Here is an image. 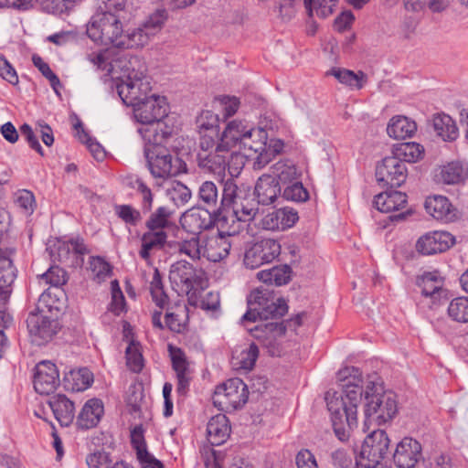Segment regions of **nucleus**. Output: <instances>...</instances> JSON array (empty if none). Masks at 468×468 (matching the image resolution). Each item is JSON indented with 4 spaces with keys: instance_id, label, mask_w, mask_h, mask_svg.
Segmentation results:
<instances>
[{
    "instance_id": "0eeeda50",
    "label": "nucleus",
    "mask_w": 468,
    "mask_h": 468,
    "mask_svg": "<svg viewBox=\"0 0 468 468\" xmlns=\"http://www.w3.org/2000/svg\"><path fill=\"white\" fill-rule=\"evenodd\" d=\"M47 307L50 314L38 307L37 312L31 313L27 320L31 341L37 346L49 342L60 328L58 319L52 313L53 309L58 311L59 307L51 304H47Z\"/></svg>"
},
{
    "instance_id": "13d9d810",
    "label": "nucleus",
    "mask_w": 468,
    "mask_h": 468,
    "mask_svg": "<svg viewBox=\"0 0 468 468\" xmlns=\"http://www.w3.org/2000/svg\"><path fill=\"white\" fill-rule=\"evenodd\" d=\"M197 128L204 131H210L213 134H217L216 129L218 126V117L211 111H204L197 118Z\"/></svg>"
},
{
    "instance_id": "7ed1b4c3",
    "label": "nucleus",
    "mask_w": 468,
    "mask_h": 468,
    "mask_svg": "<svg viewBox=\"0 0 468 468\" xmlns=\"http://www.w3.org/2000/svg\"><path fill=\"white\" fill-rule=\"evenodd\" d=\"M138 132L145 141L144 154L154 177L165 179L187 172L186 164L178 156H173L161 145L170 136L171 132L162 128H140Z\"/></svg>"
},
{
    "instance_id": "b1692460",
    "label": "nucleus",
    "mask_w": 468,
    "mask_h": 468,
    "mask_svg": "<svg viewBox=\"0 0 468 468\" xmlns=\"http://www.w3.org/2000/svg\"><path fill=\"white\" fill-rule=\"evenodd\" d=\"M252 129L253 127L248 125V123L234 120L228 123L221 135L219 144L225 148L229 149L230 153H232L231 149L236 146H239V150H241L243 138L250 135Z\"/></svg>"
},
{
    "instance_id": "e2e57ef3",
    "label": "nucleus",
    "mask_w": 468,
    "mask_h": 468,
    "mask_svg": "<svg viewBox=\"0 0 468 468\" xmlns=\"http://www.w3.org/2000/svg\"><path fill=\"white\" fill-rule=\"evenodd\" d=\"M90 270L99 282L104 281L111 273V266L100 257L92 258Z\"/></svg>"
},
{
    "instance_id": "58836bf2",
    "label": "nucleus",
    "mask_w": 468,
    "mask_h": 468,
    "mask_svg": "<svg viewBox=\"0 0 468 468\" xmlns=\"http://www.w3.org/2000/svg\"><path fill=\"white\" fill-rule=\"evenodd\" d=\"M393 155L404 164L416 163L424 155V147L415 142L399 144L393 148Z\"/></svg>"
},
{
    "instance_id": "4468645a",
    "label": "nucleus",
    "mask_w": 468,
    "mask_h": 468,
    "mask_svg": "<svg viewBox=\"0 0 468 468\" xmlns=\"http://www.w3.org/2000/svg\"><path fill=\"white\" fill-rule=\"evenodd\" d=\"M286 328L287 325L282 322H271L258 324L250 332L269 349L271 356H280L279 340L285 335Z\"/></svg>"
},
{
    "instance_id": "9d476101",
    "label": "nucleus",
    "mask_w": 468,
    "mask_h": 468,
    "mask_svg": "<svg viewBox=\"0 0 468 468\" xmlns=\"http://www.w3.org/2000/svg\"><path fill=\"white\" fill-rule=\"evenodd\" d=\"M169 280L179 294H188L202 285L203 272L189 262L179 261L171 266Z\"/></svg>"
},
{
    "instance_id": "4c0bfd02",
    "label": "nucleus",
    "mask_w": 468,
    "mask_h": 468,
    "mask_svg": "<svg viewBox=\"0 0 468 468\" xmlns=\"http://www.w3.org/2000/svg\"><path fill=\"white\" fill-rule=\"evenodd\" d=\"M272 175L279 183L288 184L301 178L302 173L296 165L289 160H282L271 166Z\"/></svg>"
},
{
    "instance_id": "bb28decb",
    "label": "nucleus",
    "mask_w": 468,
    "mask_h": 468,
    "mask_svg": "<svg viewBox=\"0 0 468 468\" xmlns=\"http://www.w3.org/2000/svg\"><path fill=\"white\" fill-rule=\"evenodd\" d=\"M436 181L445 185H455L468 178V164L451 162L439 168L435 175Z\"/></svg>"
},
{
    "instance_id": "39448f33",
    "label": "nucleus",
    "mask_w": 468,
    "mask_h": 468,
    "mask_svg": "<svg viewBox=\"0 0 468 468\" xmlns=\"http://www.w3.org/2000/svg\"><path fill=\"white\" fill-rule=\"evenodd\" d=\"M149 289L153 302L161 309L166 308V326L173 332L180 333L187 321L188 308L180 301L176 302L174 306L167 307L168 296L164 290L162 277L156 268L154 270Z\"/></svg>"
},
{
    "instance_id": "20e7f679",
    "label": "nucleus",
    "mask_w": 468,
    "mask_h": 468,
    "mask_svg": "<svg viewBox=\"0 0 468 468\" xmlns=\"http://www.w3.org/2000/svg\"><path fill=\"white\" fill-rule=\"evenodd\" d=\"M287 311L288 305L284 299L275 298L269 292L254 290L248 297V311L243 314L241 322L277 319Z\"/></svg>"
},
{
    "instance_id": "4d7b16f0",
    "label": "nucleus",
    "mask_w": 468,
    "mask_h": 468,
    "mask_svg": "<svg viewBox=\"0 0 468 468\" xmlns=\"http://www.w3.org/2000/svg\"><path fill=\"white\" fill-rule=\"evenodd\" d=\"M199 198L208 207H215L218 199V187L211 181L204 182L198 192Z\"/></svg>"
},
{
    "instance_id": "ddd939ff",
    "label": "nucleus",
    "mask_w": 468,
    "mask_h": 468,
    "mask_svg": "<svg viewBox=\"0 0 468 468\" xmlns=\"http://www.w3.org/2000/svg\"><path fill=\"white\" fill-rule=\"evenodd\" d=\"M408 170L406 165L394 155L388 156L376 167V177L383 186L399 187L407 179Z\"/></svg>"
},
{
    "instance_id": "f257e3e1",
    "label": "nucleus",
    "mask_w": 468,
    "mask_h": 468,
    "mask_svg": "<svg viewBox=\"0 0 468 468\" xmlns=\"http://www.w3.org/2000/svg\"><path fill=\"white\" fill-rule=\"evenodd\" d=\"M337 378L343 381V395L326 393L327 409L335 436L346 441L351 431L357 426V408L365 398V417L369 421L381 425L391 420L398 412L397 395L390 390H383L381 385L374 381H364L358 368L346 367L338 371Z\"/></svg>"
},
{
    "instance_id": "774afa93",
    "label": "nucleus",
    "mask_w": 468,
    "mask_h": 468,
    "mask_svg": "<svg viewBox=\"0 0 468 468\" xmlns=\"http://www.w3.org/2000/svg\"><path fill=\"white\" fill-rule=\"evenodd\" d=\"M87 464L89 468H112V461L106 452H95L87 457Z\"/></svg>"
},
{
    "instance_id": "4be33fe9",
    "label": "nucleus",
    "mask_w": 468,
    "mask_h": 468,
    "mask_svg": "<svg viewBox=\"0 0 468 468\" xmlns=\"http://www.w3.org/2000/svg\"><path fill=\"white\" fill-rule=\"evenodd\" d=\"M231 243L229 239L218 234L203 238V257L209 261L218 262L229 254Z\"/></svg>"
},
{
    "instance_id": "5701e85b",
    "label": "nucleus",
    "mask_w": 468,
    "mask_h": 468,
    "mask_svg": "<svg viewBox=\"0 0 468 468\" xmlns=\"http://www.w3.org/2000/svg\"><path fill=\"white\" fill-rule=\"evenodd\" d=\"M104 413L103 403L99 399H90L85 402L77 416L76 425L80 430L95 428Z\"/></svg>"
},
{
    "instance_id": "680f3d73",
    "label": "nucleus",
    "mask_w": 468,
    "mask_h": 468,
    "mask_svg": "<svg viewBox=\"0 0 468 468\" xmlns=\"http://www.w3.org/2000/svg\"><path fill=\"white\" fill-rule=\"evenodd\" d=\"M32 59L34 65L50 81L52 88L55 90L56 92H58L57 87L60 85V81L58 76L51 70L49 66L46 62H44L40 57L33 56Z\"/></svg>"
},
{
    "instance_id": "1a4fd4ad",
    "label": "nucleus",
    "mask_w": 468,
    "mask_h": 468,
    "mask_svg": "<svg viewBox=\"0 0 468 468\" xmlns=\"http://www.w3.org/2000/svg\"><path fill=\"white\" fill-rule=\"evenodd\" d=\"M152 87L149 78L143 73H130L125 80L116 84V90L124 104L134 107L148 98Z\"/></svg>"
},
{
    "instance_id": "338daca9",
    "label": "nucleus",
    "mask_w": 468,
    "mask_h": 468,
    "mask_svg": "<svg viewBox=\"0 0 468 468\" xmlns=\"http://www.w3.org/2000/svg\"><path fill=\"white\" fill-rule=\"evenodd\" d=\"M297 468H318L314 455L307 449L301 450L295 457Z\"/></svg>"
},
{
    "instance_id": "aec40b11",
    "label": "nucleus",
    "mask_w": 468,
    "mask_h": 468,
    "mask_svg": "<svg viewBox=\"0 0 468 468\" xmlns=\"http://www.w3.org/2000/svg\"><path fill=\"white\" fill-rule=\"evenodd\" d=\"M299 219L298 213L293 208L282 207L265 215L261 220V226L266 230H285L292 228Z\"/></svg>"
},
{
    "instance_id": "423d86ee",
    "label": "nucleus",
    "mask_w": 468,
    "mask_h": 468,
    "mask_svg": "<svg viewBox=\"0 0 468 468\" xmlns=\"http://www.w3.org/2000/svg\"><path fill=\"white\" fill-rule=\"evenodd\" d=\"M389 443V438L385 431L376 430L369 433L356 458L357 468H377L386 457Z\"/></svg>"
},
{
    "instance_id": "f704fd0d",
    "label": "nucleus",
    "mask_w": 468,
    "mask_h": 468,
    "mask_svg": "<svg viewBox=\"0 0 468 468\" xmlns=\"http://www.w3.org/2000/svg\"><path fill=\"white\" fill-rule=\"evenodd\" d=\"M214 225L217 227V234L229 237L239 234L243 229V223L230 211L226 214L219 215L214 219Z\"/></svg>"
},
{
    "instance_id": "de8ad7c7",
    "label": "nucleus",
    "mask_w": 468,
    "mask_h": 468,
    "mask_svg": "<svg viewBox=\"0 0 468 468\" xmlns=\"http://www.w3.org/2000/svg\"><path fill=\"white\" fill-rule=\"evenodd\" d=\"M449 317L458 323H468V297L460 296L452 299L448 305Z\"/></svg>"
},
{
    "instance_id": "c85d7f7f",
    "label": "nucleus",
    "mask_w": 468,
    "mask_h": 468,
    "mask_svg": "<svg viewBox=\"0 0 468 468\" xmlns=\"http://www.w3.org/2000/svg\"><path fill=\"white\" fill-rule=\"evenodd\" d=\"M230 434V425L224 414L212 417L207 425V436L211 445H220Z\"/></svg>"
},
{
    "instance_id": "c9c22d12",
    "label": "nucleus",
    "mask_w": 468,
    "mask_h": 468,
    "mask_svg": "<svg viewBox=\"0 0 468 468\" xmlns=\"http://www.w3.org/2000/svg\"><path fill=\"white\" fill-rule=\"evenodd\" d=\"M267 146V132L261 128H253L250 135L243 138L240 151L247 157H253L256 153H261Z\"/></svg>"
},
{
    "instance_id": "72a5a7b5",
    "label": "nucleus",
    "mask_w": 468,
    "mask_h": 468,
    "mask_svg": "<svg viewBox=\"0 0 468 468\" xmlns=\"http://www.w3.org/2000/svg\"><path fill=\"white\" fill-rule=\"evenodd\" d=\"M432 127L443 141H454L458 137L455 122L448 114H437L432 119Z\"/></svg>"
},
{
    "instance_id": "603ef678",
    "label": "nucleus",
    "mask_w": 468,
    "mask_h": 468,
    "mask_svg": "<svg viewBox=\"0 0 468 468\" xmlns=\"http://www.w3.org/2000/svg\"><path fill=\"white\" fill-rule=\"evenodd\" d=\"M126 365L133 372L138 373L144 367V358L138 344L133 342L126 348Z\"/></svg>"
},
{
    "instance_id": "6e6552de",
    "label": "nucleus",
    "mask_w": 468,
    "mask_h": 468,
    "mask_svg": "<svg viewBox=\"0 0 468 468\" xmlns=\"http://www.w3.org/2000/svg\"><path fill=\"white\" fill-rule=\"evenodd\" d=\"M247 385L239 378L228 379L218 385L213 394V404L222 411L241 408L248 400Z\"/></svg>"
},
{
    "instance_id": "052dcab7",
    "label": "nucleus",
    "mask_w": 468,
    "mask_h": 468,
    "mask_svg": "<svg viewBox=\"0 0 468 468\" xmlns=\"http://www.w3.org/2000/svg\"><path fill=\"white\" fill-rule=\"evenodd\" d=\"M40 278L55 287L61 286L67 282L66 271L58 266L50 267Z\"/></svg>"
},
{
    "instance_id": "37998d69",
    "label": "nucleus",
    "mask_w": 468,
    "mask_h": 468,
    "mask_svg": "<svg viewBox=\"0 0 468 468\" xmlns=\"http://www.w3.org/2000/svg\"><path fill=\"white\" fill-rule=\"evenodd\" d=\"M326 74L334 76L340 83L356 90L362 89L366 81V75L363 72L356 73L346 69L333 68Z\"/></svg>"
},
{
    "instance_id": "2eb2a0df",
    "label": "nucleus",
    "mask_w": 468,
    "mask_h": 468,
    "mask_svg": "<svg viewBox=\"0 0 468 468\" xmlns=\"http://www.w3.org/2000/svg\"><path fill=\"white\" fill-rule=\"evenodd\" d=\"M239 158V156L230 153L221 144H217L215 150L209 154H203L197 158V165L204 172L221 176L225 174L229 158Z\"/></svg>"
},
{
    "instance_id": "a18cd8bd",
    "label": "nucleus",
    "mask_w": 468,
    "mask_h": 468,
    "mask_svg": "<svg viewBox=\"0 0 468 468\" xmlns=\"http://www.w3.org/2000/svg\"><path fill=\"white\" fill-rule=\"evenodd\" d=\"M165 15L164 11H157L149 16L148 20L144 23V27L136 28L133 33H141L145 37L142 46H144L150 36L155 35L163 27L165 21Z\"/></svg>"
},
{
    "instance_id": "a878e982",
    "label": "nucleus",
    "mask_w": 468,
    "mask_h": 468,
    "mask_svg": "<svg viewBox=\"0 0 468 468\" xmlns=\"http://www.w3.org/2000/svg\"><path fill=\"white\" fill-rule=\"evenodd\" d=\"M48 403L61 426L68 427L73 422L75 418L74 403L65 395H55L48 399Z\"/></svg>"
},
{
    "instance_id": "c03bdc74",
    "label": "nucleus",
    "mask_w": 468,
    "mask_h": 468,
    "mask_svg": "<svg viewBox=\"0 0 468 468\" xmlns=\"http://www.w3.org/2000/svg\"><path fill=\"white\" fill-rule=\"evenodd\" d=\"M177 250L193 261L200 260L203 257V239L199 235L192 234L191 237L177 242Z\"/></svg>"
},
{
    "instance_id": "f03ea898",
    "label": "nucleus",
    "mask_w": 468,
    "mask_h": 468,
    "mask_svg": "<svg viewBox=\"0 0 468 468\" xmlns=\"http://www.w3.org/2000/svg\"><path fill=\"white\" fill-rule=\"evenodd\" d=\"M103 12L94 15L87 25V35L94 42L119 48L142 46L145 37L139 33L124 32L122 23L112 10H122L124 0H101Z\"/></svg>"
},
{
    "instance_id": "49530a36",
    "label": "nucleus",
    "mask_w": 468,
    "mask_h": 468,
    "mask_svg": "<svg viewBox=\"0 0 468 468\" xmlns=\"http://www.w3.org/2000/svg\"><path fill=\"white\" fill-rule=\"evenodd\" d=\"M259 356V348L256 344L251 343L247 349L233 356L232 363L235 367L243 370H251Z\"/></svg>"
},
{
    "instance_id": "bf43d9fd",
    "label": "nucleus",
    "mask_w": 468,
    "mask_h": 468,
    "mask_svg": "<svg viewBox=\"0 0 468 468\" xmlns=\"http://www.w3.org/2000/svg\"><path fill=\"white\" fill-rule=\"evenodd\" d=\"M116 214L125 223L135 226L142 219L139 210L129 205H121L115 207Z\"/></svg>"
},
{
    "instance_id": "a211bd4d",
    "label": "nucleus",
    "mask_w": 468,
    "mask_h": 468,
    "mask_svg": "<svg viewBox=\"0 0 468 468\" xmlns=\"http://www.w3.org/2000/svg\"><path fill=\"white\" fill-rule=\"evenodd\" d=\"M180 224L186 232L199 235L214 226V218L207 208L192 207L182 215Z\"/></svg>"
},
{
    "instance_id": "6e6d98bb",
    "label": "nucleus",
    "mask_w": 468,
    "mask_h": 468,
    "mask_svg": "<svg viewBox=\"0 0 468 468\" xmlns=\"http://www.w3.org/2000/svg\"><path fill=\"white\" fill-rule=\"evenodd\" d=\"M283 197L291 201L303 202L308 199L309 194L303 184L297 180L284 188Z\"/></svg>"
},
{
    "instance_id": "09e8293b",
    "label": "nucleus",
    "mask_w": 468,
    "mask_h": 468,
    "mask_svg": "<svg viewBox=\"0 0 468 468\" xmlns=\"http://www.w3.org/2000/svg\"><path fill=\"white\" fill-rule=\"evenodd\" d=\"M309 16L324 18L333 13L337 0H303Z\"/></svg>"
},
{
    "instance_id": "0e129e2a",
    "label": "nucleus",
    "mask_w": 468,
    "mask_h": 468,
    "mask_svg": "<svg viewBox=\"0 0 468 468\" xmlns=\"http://www.w3.org/2000/svg\"><path fill=\"white\" fill-rule=\"evenodd\" d=\"M17 206L26 215H30L34 210L35 198L28 190H21L17 193L16 199Z\"/></svg>"
},
{
    "instance_id": "8fccbe9b",
    "label": "nucleus",
    "mask_w": 468,
    "mask_h": 468,
    "mask_svg": "<svg viewBox=\"0 0 468 468\" xmlns=\"http://www.w3.org/2000/svg\"><path fill=\"white\" fill-rule=\"evenodd\" d=\"M247 192L239 189L234 179H227L223 184L221 205L225 208H230L234 202L238 201Z\"/></svg>"
},
{
    "instance_id": "9b49d317",
    "label": "nucleus",
    "mask_w": 468,
    "mask_h": 468,
    "mask_svg": "<svg viewBox=\"0 0 468 468\" xmlns=\"http://www.w3.org/2000/svg\"><path fill=\"white\" fill-rule=\"evenodd\" d=\"M133 109V115L138 122L143 124H153L160 122L168 114V103L165 97L152 94L148 98L136 104Z\"/></svg>"
},
{
    "instance_id": "cd10ccee",
    "label": "nucleus",
    "mask_w": 468,
    "mask_h": 468,
    "mask_svg": "<svg viewBox=\"0 0 468 468\" xmlns=\"http://www.w3.org/2000/svg\"><path fill=\"white\" fill-rule=\"evenodd\" d=\"M281 193L279 182L271 175H262L255 186V195L258 204L270 205L275 201Z\"/></svg>"
},
{
    "instance_id": "ea45409f",
    "label": "nucleus",
    "mask_w": 468,
    "mask_h": 468,
    "mask_svg": "<svg viewBox=\"0 0 468 468\" xmlns=\"http://www.w3.org/2000/svg\"><path fill=\"white\" fill-rule=\"evenodd\" d=\"M417 284L424 296L433 297L441 291L443 279L438 271H428L418 277Z\"/></svg>"
},
{
    "instance_id": "6ab92c4d",
    "label": "nucleus",
    "mask_w": 468,
    "mask_h": 468,
    "mask_svg": "<svg viewBox=\"0 0 468 468\" xmlns=\"http://www.w3.org/2000/svg\"><path fill=\"white\" fill-rule=\"evenodd\" d=\"M420 443L410 437L403 438L393 454L394 463L399 468H413L421 458Z\"/></svg>"
},
{
    "instance_id": "7c9ffc66",
    "label": "nucleus",
    "mask_w": 468,
    "mask_h": 468,
    "mask_svg": "<svg viewBox=\"0 0 468 468\" xmlns=\"http://www.w3.org/2000/svg\"><path fill=\"white\" fill-rule=\"evenodd\" d=\"M374 205L383 213L397 211L407 205V196L400 191H386L375 197Z\"/></svg>"
},
{
    "instance_id": "393cba45",
    "label": "nucleus",
    "mask_w": 468,
    "mask_h": 468,
    "mask_svg": "<svg viewBox=\"0 0 468 468\" xmlns=\"http://www.w3.org/2000/svg\"><path fill=\"white\" fill-rule=\"evenodd\" d=\"M167 240V233L163 229H148L141 237L140 257L146 262L151 261L152 254L164 248Z\"/></svg>"
},
{
    "instance_id": "864d4df0",
    "label": "nucleus",
    "mask_w": 468,
    "mask_h": 468,
    "mask_svg": "<svg viewBox=\"0 0 468 468\" xmlns=\"http://www.w3.org/2000/svg\"><path fill=\"white\" fill-rule=\"evenodd\" d=\"M167 193L177 206L186 204L191 197L190 189L178 181L171 182Z\"/></svg>"
},
{
    "instance_id": "79ce46f5",
    "label": "nucleus",
    "mask_w": 468,
    "mask_h": 468,
    "mask_svg": "<svg viewBox=\"0 0 468 468\" xmlns=\"http://www.w3.org/2000/svg\"><path fill=\"white\" fill-rule=\"evenodd\" d=\"M175 210L168 206L158 207L145 222L147 229H163L172 226V217Z\"/></svg>"
},
{
    "instance_id": "a19ab883",
    "label": "nucleus",
    "mask_w": 468,
    "mask_h": 468,
    "mask_svg": "<svg viewBox=\"0 0 468 468\" xmlns=\"http://www.w3.org/2000/svg\"><path fill=\"white\" fill-rule=\"evenodd\" d=\"M231 212L239 219L242 223L250 221L254 218L258 207L255 200L251 197L250 193H246L238 201L234 202Z\"/></svg>"
},
{
    "instance_id": "f8f14e48",
    "label": "nucleus",
    "mask_w": 468,
    "mask_h": 468,
    "mask_svg": "<svg viewBox=\"0 0 468 468\" xmlns=\"http://www.w3.org/2000/svg\"><path fill=\"white\" fill-rule=\"evenodd\" d=\"M281 253L280 243L272 239H263L252 244L244 254L243 262L248 269H257L270 263Z\"/></svg>"
},
{
    "instance_id": "69168bd1",
    "label": "nucleus",
    "mask_w": 468,
    "mask_h": 468,
    "mask_svg": "<svg viewBox=\"0 0 468 468\" xmlns=\"http://www.w3.org/2000/svg\"><path fill=\"white\" fill-rule=\"evenodd\" d=\"M138 192L142 196V210L144 213H148L153 206V194L151 189L141 180L135 181Z\"/></svg>"
},
{
    "instance_id": "5fc2aeb1",
    "label": "nucleus",
    "mask_w": 468,
    "mask_h": 468,
    "mask_svg": "<svg viewBox=\"0 0 468 468\" xmlns=\"http://www.w3.org/2000/svg\"><path fill=\"white\" fill-rule=\"evenodd\" d=\"M15 279L16 270L12 261L5 255H0V287L11 286Z\"/></svg>"
},
{
    "instance_id": "e433bc0d",
    "label": "nucleus",
    "mask_w": 468,
    "mask_h": 468,
    "mask_svg": "<svg viewBox=\"0 0 468 468\" xmlns=\"http://www.w3.org/2000/svg\"><path fill=\"white\" fill-rule=\"evenodd\" d=\"M291 272L292 270L288 265H281L259 271L257 278L264 283L281 286L289 282Z\"/></svg>"
},
{
    "instance_id": "dca6fc26",
    "label": "nucleus",
    "mask_w": 468,
    "mask_h": 468,
    "mask_svg": "<svg viewBox=\"0 0 468 468\" xmlns=\"http://www.w3.org/2000/svg\"><path fill=\"white\" fill-rule=\"evenodd\" d=\"M454 242L455 239L450 232L431 231L419 238L416 250L423 255H432L446 251Z\"/></svg>"
},
{
    "instance_id": "2f4dec72",
    "label": "nucleus",
    "mask_w": 468,
    "mask_h": 468,
    "mask_svg": "<svg viewBox=\"0 0 468 468\" xmlns=\"http://www.w3.org/2000/svg\"><path fill=\"white\" fill-rule=\"evenodd\" d=\"M171 359L173 369L176 371L177 378L176 390L179 394L185 395L191 379L188 364L180 349L171 352Z\"/></svg>"
},
{
    "instance_id": "412c9836",
    "label": "nucleus",
    "mask_w": 468,
    "mask_h": 468,
    "mask_svg": "<svg viewBox=\"0 0 468 468\" xmlns=\"http://www.w3.org/2000/svg\"><path fill=\"white\" fill-rule=\"evenodd\" d=\"M425 209L434 219L449 223L457 218V210L446 197H430L425 201Z\"/></svg>"
},
{
    "instance_id": "3c124183",
    "label": "nucleus",
    "mask_w": 468,
    "mask_h": 468,
    "mask_svg": "<svg viewBox=\"0 0 468 468\" xmlns=\"http://www.w3.org/2000/svg\"><path fill=\"white\" fill-rule=\"evenodd\" d=\"M214 103L221 112L224 119L233 116L238 112L240 105V101L238 97L229 95H219L216 97Z\"/></svg>"
},
{
    "instance_id": "f3484780",
    "label": "nucleus",
    "mask_w": 468,
    "mask_h": 468,
    "mask_svg": "<svg viewBox=\"0 0 468 468\" xmlns=\"http://www.w3.org/2000/svg\"><path fill=\"white\" fill-rule=\"evenodd\" d=\"M34 388L41 395H49L59 385V374L57 366L48 360L41 361L36 366Z\"/></svg>"
},
{
    "instance_id": "c756f323",
    "label": "nucleus",
    "mask_w": 468,
    "mask_h": 468,
    "mask_svg": "<svg viewBox=\"0 0 468 468\" xmlns=\"http://www.w3.org/2000/svg\"><path fill=\"white\" fill-rule=\"evenodd\" d=\"M417 131L416 122L404 115L393 116L387 126V133L396 140L410 138Z\"/></svg>"
},
{
    "instance_id": "473e14b6",
    "label": "nucleus",
    "mask_w": 468,
    "mask_h": 468,
    "mask_svg": "<svg viewBox=\"0 0 468 468\" xmlns=\"http://www.w3.org/2000/svg\"><path fill=\"white\" fill-rule=\"evenodd\" d=\"M93 382V375L87 368L70 370L63 378L65 388L71 391H82L87 389Z\"/></svg>"
}]
</instances>
